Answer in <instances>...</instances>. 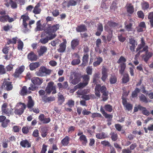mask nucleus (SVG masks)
<instances>
[{
  "instance_id": "1",
  "label": "nucleus",
  "mask_w": 153,
  "mask_h": 153,
  "mask_svg": "<svg viewBox=\"0 0 153 153\" xmlns=\"http://www.w3.org/2000/svg\"><path fill=\"white\" fill-rule=\"evenodd\" d=\"M51 72V70L47 69L44 66H42L40 68L39 70L37 71L35 74L36 76L42 77L50 75Z\"/></svg>"
},
{
  "instance_id": "2",
  "label": "nucleus",
  "mask_w": 153,
  "mask_h": 153,
  "mask_svg": "<svg viewBox=\"0 0 153 153\" xmlns=\"http://www.w3.org/2000/svg\"><path fill=\"white\" fill-rule=\"evenodd\" d=\"M26 107V105L24 103H18L14 108V113L16 114L21 115L23 113Z\"/></svg>"
},
{
  "instance_id": "3",
  "label": "nucleus",
  "mask_w": 153,
  "mask_h": 153,
  "mask_svg": "<svg viewBox=\"0 0 153 153\" xmlns=\"http://www.w3.org/2000/svg\"><path fill=\"white\" fill-rule=\"evenodd\" d=\"M21 19H22V26L23 28V31L24 33H26L29 31V30L27 28V22L30 19L29 16L26 14L22 15Z\"/></svg>"
},
{
  "instance_id": "4",
  "label": "nucleus",
  "mask_w": 153,
  "mask_h": 153,
  "mask_svg": "<svg viewBox=\"0 0 153 153\" xmlns=\"http://www.w3.org/2000/svg\"><path fill=\"white\" fill-rule=\"evenodd\" d=\"M70 80L73 85H76L80 81L79 74L76 72L72 73L70 77Z\"/></svg>"
},
{
  "instance_id": "5",
  "label": "nucleus",
  "mask_w": 153,
  "mask_h": 153,
  "mask_svg": "<svg viewBox=\"0 0 153 153\" xmlns=\"http://www.w3.org/2000/svg\"><path fill=\"white\" fill-rule=\"evenodd\" d=\"M83 82L80 83L75 86V89H78L83 88L88 84L89 80V76L87 75H85L82 76Z\"/></svg>"
},
{
  "instance_id": "6",
  "label": "nucleus",
  "mask_w": 153,
  "mask_h": 153,
  "mask_svg": "<svg viewBox=\"0 0 153 153\" xmlns=\"http://www.w3.org/2000/svg\"><path fill=\"white\" fill-rule=\"evenodd\" d=\"M43 33L44 35L46 36V37H47L50 40L53 39L56 36L55 33L52 31L48 28L44 30V32L42 33V34L41 35V37L42 36Z\"/></svg>"
},
{
  "instance_id": "7",
  "label": "nucleus",
  "mask_w": 153,
  "mask_h": 153,
  "mask_svg": "<svg viewBox=\"0 0 153 153\" xmlns=\"http://www.w3.org/2000/svg\"><path fill=\"white\" fill-rule=\"evenodd\" d=\"M139 109L142 111V113L144 115L148 116L150 114V112L145 107L141 106L140 105L137 106H135L134 107V112H136L138 111Z\"/></svg>"
},
{
  "instance_id": "8",
  "label": "nucleus",
  "mask_w": 153,
  "mask_h": 153,
  "mask_svg": "<svg viewBox=\"0 0 153 153\" xmlns=\"http://www.w3.org/2000/svg\"><path fill=\"white\" fill-rule=\"evenodd\" d=\"M1 87L2 88L4 89L7 91L11 90L13 87L12 82L7 81L6 79H4Z\"/></svg>"
},
{
  "instance_id": "9",
  "label": "nucleus",
  "mask_w": 153,
  "mask_h": 153,
  "mask_svg": "<svg viewBox=\"0 0 153 153\" xmlns=\"http://www.w3.org/2000/svg\"><path fill=\"white\" fill-rule=\"evenodd\" d=\"M134 23V20L131 19H129V21H126L125 22V27L127 30L129 31H132V26L133 24Z\"/></svg>"
},
{
  "instance_id": "10",
  "label": "nucleus",
  "mask_w": 153,
  "mask_h": 153,
  "mask_svg": "<svg viewBox=\"0 0 153 153\" xmlns=\"http://www.w3.org/2000/svg\"><path fill=\"white\" fill-rule=\"evenodd\" d=\"M108 25H106L104 27L105 30L108 32H112L111 28L115 27L117 25V24L115 22L109 21L108 23Z\"/></svg>"
},
{
  "instance_id": "11",
  "label": "nucleus",
  "mask_w": 153,
  "mask_h": 153,
  "mask_svg": "<svg viewBox=\"0 0 153 153\" xmlns=\"http://www.w3.org/2000/svg\"><path fill=\"white\" fill-rule=\"evenodd\" d=\"M25 69V66L22 65L16 69L13 74V76L15 78L19 77L20 75L23 72Z\"/></svg>"
},
{
  "instance_id": "12",
  "label": "nucleus",
  "mask_w": 153,
  "mask_h": 153,
  "mask_svg": "<svg viewBox=\"0 0 153 153\" xmlns=\"http://www.w3.org/2000/svg\"><path fill=\"white\" fill-rule=\"evenodd\" d=\"M129 43L130 44V49L132 52L135 51V49L137 45V42L135 40L131 38L129 39Z\"/></svg>"
},
{
  "instance_id": "13",
  "label": "nucleus",
  "mask_w": 153,
  "mask_h": 153,
  "mask_svg": "<svg viewBox=\"0 0 153 153\" xmlns=\"http://www.w3.org/2000/svg\"><path fill=\"white\" fill-rule=\"evenodd\" d=\"M14 20V19L10 18L8 15L0 16V21L2 22H4L7 21L9 22H11Z\"/></svg>"
},
{
  "instance_id": "14",
  "label": "nucleus",
  "mask_w": 153,
  "mask_h": 153,
  "mask_svg": "<svg viewBox=\"0 0 153 153\" xmlns=\"http://www.w3.org/2000/svg\"><path fill=\"white\" fill-rule=\"evenodd\" d=\"M32 82L34 85H40L43 82L42 79L37 77L32 78L31 79Z\"/></svg>"
},
{
  "instance_id": "15",
  "label": "nucleus",
  "mask_w": 153,
  "mask_h": 153,
  "mask_svg": "<svg viewBox=\"0 0 153 153\" xmlns=\"http://www.w3.org/2000/svg\"><path fill=\"white\" fill-rule=\"evenodd\" d=\"M53 84L54 83L53 82H51L48 83L45 90V91L47 94H50L53 89L54 88V86H53Z\"/></svg>"
},
{
  "instance_id": "16",
  "label": "nucleus",
  "mask_w": 153,
  "mask_h": 153,
  "mask_svg": "<svg viewBox=\"0 0 153 153\" xmlns=\"http://www.w3.org/2000/svg\"><path fill=\"white\" fill-rule=\"evenodd\" d=\"M108 69L106 68L105 67L102 68V76L101 77V79L104 82H105V81L106 79L108 77Z\"/></svg>"
},
{
  "instance_id": "17",
  "label": "nucleus",
  "mask_w": 153,
  "mask_h": 153,
  "mask_svg": "<svg viewBox=\"0 0 153 153\" xmlns=\"http://www.w3.org/2000/svg\"><path fill=\"white\" fill-rule=\"evenodd\" d=\"M39 119L43 123H47L51 121V119L49 117L45 118V115L43 114H40L39 117Z\"/></svg>"
},
{
  "instance_id": "18",
  "label": "nucleus",
  "mask_w": 153,
  "mask_h": 153,
  "mask_svg": "<svg viewBox=\"0 0 153 153\" xmlns=\"http://www.w3.org/2000/svg\"><path fill=\"white\" fill-rule=\"evenodd\" d=\"M27 58L28 60L30 61H35L37 59V56L33 52L31 51L28 54Z\"/></svg>"
},
{
  "instance_id": "19",
  "label": "nucleus",
  "mask_w": 153,
  "mask_h": 153,
  "mask_svg": "<svg viewBox=\"0 0 153 153\" xmlns=\"http://www.w3.org/2000/svg\"><path fill=\"white\" fill-rule=\"evenodd\" d=\"M66 43V41L65 40L59 45V48L57 49V51L60 53L64 52L65 50Z\"/></svg>"
},
{
  "instance_id": "20",
  "label": "nucleus",
  "mask_w": 153,
  "mask_h": 153,
  "mask_svg": "<svg viewBox=\"0 0 153 153\" xmlns=\"http://www.w3.org/2000/svg\"><path fill=\"white\" fill-rule=\"evenodd\" d=\"M152 53L151 52L147 51L146 52L145 55H142L143 58L146 62H147L149 59L152 56Z\"/></svg>"
},
{
  "instance_id": "21",
  "label": "nucleus",
  "mask_w": 153,
  "mask_h": 153,
  "mask_svg": "<svg viewBox=\"0 0 153 153\" xmlns=\"http://www.w3.org/2000/svg\"><path fill=\"white\" fill-rule=\"evenodd\" d=\"M40 66L39 62H36L30 63L29 65L30 69L31 71L34 70Z\"/></svg>"
},
{
  "instance_id": "22",
  "label": "nucleus",
  "mask_w": 153,
  "mask_h": 153,
  "mask_svg": "<svg viewBox=\"0 0 153 153\" xmlns=\"http://www.w3.org/2000/svg\"><path fill=\"white\" fill-rule=\"evenodd\" d=\"M21 146L24 148H29L31 146V144L27 140H22L20 143Z\"/></svg>"
},
{
  "instance_id": "23",
  "label": "nucleus",
  "mask_w": 153,
  "mask_h": 153,
  "mask_svg": "<svg viewBox=\"0 0 153 153\" xmlns=\"http://www.w3.org/2000/svg\"><path fill=\"white\" fill-rule=\"evenodd\" d=\"M47 50V48L45 46H42L40 47L39 50L38 51V55L39 56H42L46 52Z\"/></svg>"
},
{
  "instance_id": "24",
  "label": "nucleus",
  "mask_w": 153,
  "mask_h": 153,
  "mask_svg": "<svg viewBox=\"0 0 153 153\" xmlns=\"http://www.w3.org/2000/svg\"><path fill=\"white\" fill-rule=\"evenodd\" d=\"M79 40L77 39H73L71 42V47L72 49L74 50L78 45Z\"/></svg>"
},
{
  "instance_id": "25",
  "label": "nucleus",
  "mask_w": 153,
  "mask_h": 153,
  "mask_svg": "<svg viewBox=\"0 0 153 153\" xmlns=\"http://www.w3.org/2000/svg\"><path fill=\"white\" fill-rule=\"evenodd\" d=\"M76 31L78 32H83L87 30L86 26L84 25H82L78 26L76 28Z\"/></svg>"
},
{
  "instance_id": "26",
  "label": "nucleus",
  "mask_w": 153,
  "mask_h": 153,
  "mask_svg": "<svg viewBox=\"0 0 153 153\" xmlns=\"http://www.w3.org/2000/svg\"><path fill=\"white\" fill-rule=\"evenodd\" d=\"M28 100L27 103V107L28 108H31L34 105V102L33 100L32 99V97L31 96H29L28 97Z\"/></svg>"
},
{
  "instance_id": "27",
  "label": "nucleus",
  "mask_w": 153,
  "mask_h": 153,
  "mask_svg": "<svg viewBox=\"0 0 153 153\" xmlns=\"http://www.w3.org/2000/svg\"><path fill=\"white\" fill-rule=\"evenodd\" d=\"M96 137L99 139H104L108 137L107 135L104 132L97 133L96 135Z\"/></svg>"
},
{
  "instance_id": "28",
  "label": "nucleus",
  "mask_w": 153,
  "mask_h": 153,
  "mask_svg": "<svg viewBox=\"0 0 153 153\" xmlns=\"http://www.w3.org/2000/svg\"><path fill=\"white\" fill-rule=\"evenodd\" d=\"M59 24H57L52 26L49 25L48 28L50 29L52 31L55 33L56 31L59 29Z\"/></svg>"
},
{
  "instance_id": "29",
  "label": "nucleus",
  "mask_w": 153,
  "mask_h": 153,
  "mask_svg": "<svg viewBox=\"0 0 153 153\" xmlns=\"http://www.w3.org/2000/svg\"><path fill=\"white\" fill-rule=\"evenodd\" d=\"M31 91H27V88L26 86L22 87L20 93V94L22 95H26L27 94L30 93Z\"/></svg>"
},
{
  "instance_id": "30",
  "label": "nucleus",
  "mask_w": 153,
  "mask_h": 153,
  "mask_svg": "<svg viewBox=\"0 0 153 153\" xmlns=\"http://www.w3.org/2000/svg\"><path fill=\"white\" fill-rule=\"evenodd\" d=\"M79 139L84 145H85L88 142L86 136L84 135H82L80 136Z\"/></svg>"
},
{
  "instance_id": "31",
  "label": "nucleus",
  "mask_w": 153,
  "mask_h": 153,
  "mask_svg": "<svg viewBox=\"0 0 153 153\" xmlns=\"http://www.w3.org/2000/svg\"><path fill=\"white\" fill-rule=\"evenodd\" d=\"M89 55L88 53H84L82 57V65L84 66L86 65V64L88 62V61Z\"/></svg>"
},
{
  "instance_id": "32",
  "label": "nucleus",
  "mask_w": 153,
  "mask_h": 153,
  "mask_svg": "<svg viewBox=\"0 0 153 153\" xmlns=\"http://www.w3.org/2000/svg\"><path fill=\"white\" fill-rule=\"evenodd\" d=\"M42 100L45 102H49L53 101L55 100V97H46L45 96L42 98Z\"/></svg>"
},
{
  "instance_id": "33",
  "label": "nucleus",
  "mask_w": 153,
  "mask_h": 153,
  "mask_svg": "<svg viewBox=\"0 0 153 153\" xmlns=\"http://www.w3.org/2000/svg\"><path fill=\"white\" fill-rule=\"evenodd\" d=\"M119 67L120 68V73L121 75H123L126 68V63H123L120 64Z\"/></svg>"
},
{
  "instance_id": "34",
  "label": "nucleus",
  "mask_w": 153,
  "mask_h": 153,
  "mask_svg": "<svg viewBox=\"0 0 153 153\" xmlns=\"http://www.w3.org/2000/svg\"><path fill=\"white\" fill-rule=\"evenodd\" d=\"M97 61L94 62L93 65L94 67L97 66L99 65L102 62L103 59L102 58L99 57L96 58Z\"/></svg>"
},
{
  "instance_id": "35",
  "label": "nucleus",
  "mask_w": 153,
  "mask_h": 153,
  "mask_svg": "<svg viewBox=\"0 0 153 153\" xmlns=\"http://www.w3.org/2000/svg\"><path fill=\"white\" fill-rule=\"evenodd\" d=\"M40 4L39 3H38L35 7L33 10V13L35 14H39L41 11V10L39 8Z\"/></svg>"
},
{
  "instance_id": "36",
  "label": "nucleus",
  "mask_w": 153,
  "mask_h": 153,
  "mask_svg": "<svg viewBox=\"0 0 153 153\" xmlns=\"http://www.w3.org/2000/svg\"><path fill=\"white\" fill-rule=\"evenodd\" d=\"M40 22V20H39L36 22V27L35 29V30L36 32L38 31H41L43 30L42 26L41 25Z\"/></svg>"
},
{
  "instance_id": "37",
  "label": "nucleus",
  "mask_w": 153,
  "mask_h": 153,
  "mask_svg": "<svg viewBox=\"0 0 153 153\" xmlns=\"http://www.w3.org/2000/svg\"><path fill=\"white\" fill-rule=\"evenodd\" d=\"M145 43L144 42V39L143 38L141 39V43L137 47L136 51L137 52L140 51L142 48H143L145 45Z\"/></svg>"
},
{
  "instance_id": "38",
  "label": "nucleus",
  "mask_w": 153,
  "mask_h": 153,
  "mask_svg": "<svg viewBox=\"0 0 153 153\" xmlns=\"http://www.w3.org/2000/svg\"><path fill=\"white\" fill-rule=\"evenodd\" d=\"M69 137L68 136H66L61 141L62 144L64 146H67L69 143Z\"/></svg>"
},
{
  "instance_id": "39",
  "label": "nucleus",
  "mask_w": 153,
  "mask_h": 153,
  "mask_svg": "<svg viewBox=\"0 0 153 153\" xmlns=\"http://www.w3.org/2000/svg\"><path fill=\"white\" fill-rule=\"evenodd\" d=\"M100 111L103 116L105 117V118H111L112 115L109 114H108L107 113L103 108L101 107L100 109Z\"/></svg>"
},
{
  "instance_id": "40",
  "label": "nucleus",
  "mask_w": 153,
  "mask_h": 153,
  "mask_svg": "<svg viewBox=\"0 0 153 153\" xmlns=\"http://www.w3.org/2000/svg\"><path fill=\"white\" fill-rule=\"evenodd\" d=\"M100 85L98 84L96 85L95 88V94L97 96L99 97H100Z\"/></svg>"
},
{
  "instance_id": "41",
  "label": "nucleus",
  "mask_w": 153,
  "mask_h": 153,
  "mask_svg": "<svg viewBox=\"0 0 153 153\" xmlns=\"http://www.w3.org/2000/svg\"><path fill=\"white\" fill-rule=\"evenodd\" d=\"M127 12L130 13H132L134 11V8L133 6L131 4H129L127 7Z\"/></svg>"
},
{
  "instance_id": "42",
  "label": "nucleus",
  "mask_w": 153,
  "mask_h": 153,
  "mask_svg": "<svg viewBox=\"0 0 153 153\" xmlns=\"http://www.w3.org/2000/svg\"><path fill=\"white\" fill-rule=\"evenodd\" d=\"M100 90L102 93L103 95L104 96H107L108 95V93L106 91V88L104 86H100Z\"/></svg>"
},
{
  "instance_id": "43",
  "label": "nucleus",
  "mask_w": 153,
  "mask_h": 153,
  "mask_svg": "<svg viewBox=\"0 0 153 153\" xmlns=\"http://www.w3.org/2000/svg\"><path fill=\"white\" fill-rule=\"evenodd\" d=\"M129 80V75L128 74L125 73L124 74L122 79V82L124 83H126L128 82Z\"/></svg>"
},
{
  "instance_id": "44",
  "label": "nucleus",
  "mask_w": 153,
  "mask_h": 153,
  "mask_svg": "<svg viewBox=\"0 0 153 153\" xmlns=\"http://www.w3.org/2000/svg\"><path fill=\"white\" fill-rule=\"evenodd\" d=\"M80 59H73L71 62V64L73 65H75L79 64L81 62Z\"/></svg>"
},
{
  "instance_id": "45",
  "label": "nucleus",
  "mask_w": 153,
  "mask_h": 153,
  "mask_svg": "<svg viewBox=\"0 0 153 153\" xmlns=\"http://www.w3.org/2000/svg\"><path fill=\"white\" fill-rule=\"evenodd\" d=\"M112 140L114 141H116L118 138V135L116 133L111 132L110 134Z\"/></svg>"
},
{
  "instance_id": "46",
  "label": "nucleus",
  "mask_w": 153,
  "mask_h": 153,
  "mask_svg": "<svg viewBox=\"0 0 153 153\" xmlns=\"http://www.w3.org/2000/svg\"><path fill=\"white\" fill-rule=\"evenodd\" d=\"M18 41V49L19 50H22L24 45L23 43L20 39H19Z\"/></svg>"
},
{
  "instance_id": "47",
  "label": "nucleus",
  "mask_w": 153,
  "mask_h": 153,
  "mask_svg": "<svg viewBox=\"0 0 153 153\" xmlns=\"http://www.w3.org/2000/svg\"><path fill=\"white\" fill-rule=\"evenodd\" d=\"M77 3L74 0H70L68 1L67 7L68 8L71 6H75L76 4Z\"/></svg>"
},
{
  "instance_id": "48",
  "label": "nucleus",
  "mask_w": 153,
  "mask_h": 153,
  "mask_svg": "<svg viewBox=\"0 0 153 153\" xmlns=\"http://www.w3.org/2000/svg\"><path fill=\"white\" fill-rule=\"evenodd\" d=\"M17 39L18 38L16 37L13 38L12 39H8L7 43L8 45L10 44H16Z\"/></svg>"
},
{
  "instance_id": "49",
  "label": "nucleus",
  "mask_w": 153,
  "mask_h": 153,
  "mask_svg": "<svg viewBox=\"0 0 153 153\" xmlns=\"http://www.w3.org/2000/svg\"><path fill=\"white\" fill-rule=\"evenodd\" d=\"M105 110L109 112H111L112 111L113 109L112 106L109 104L106 105L104 106Z\"/></svg>"
},
{
  "instance_id": "50",
  "label": "nucleus",
  "mask_w": 153,
  "mask_h": 153,
  "mask_svg": "<svg viewBox=\"0 0 153 153\" xmlns=\"http://www.w3.org/2000/svg\"><path fill=\"white\" fill-rule=\"evenodd\" d=\"M140 100V101L145 103H147L148 101L146 97L143 94H141L139 96Z\"/></svg>"
},
{
  "instance_id": "51",
  "label": "nucleus",
  "mask_w": 153,
  "mask_h": 153,
  "mask_svg": "<svg viewBox=\"0 0 153 153\" xmlns=\"http://www.w3.org/2000/svg\"><path fill=\"white\" fill-rule=\"evenodd\" d=\"M141 6L142 9L145 10L149 8V4L147 2L144 1L141 4Z\"/></svg>"
},
{
  "instance_id": "52",
  "label": "nucleus",
  "mask_w": 153,
  "mask_h": 153,
  "mask_svg": "<svg viewBox=\"0 0 153 153\" xmlns=\"http://www.w3.org/2000/svg\"><path fill=\"white\" fill-rule=\"evenodd\" d=\"M13 109L12 108H6L4 110L2 111V113H4L8 116H10V114H11Z\"/></svg>"
},
{
  "instance_id": "53",
  "label": "nucleus",
  "mask_w": 153,
  "mask_h": 153,
  "mask_svg": "<svg viewBox=\"0 0 153 153\" xmlns=\"http://www.w3.org/2000/svg\"><path fill=\"white\" fill-rule=\"evenodd\" d=\"M49 40H50V39H49L46 36L45 37L42 38L40 39L39 42L42 44H45L48 43Z\"/></svg>"
},
{
  "instance_id": "54",
  "label": "nucleus",
  "mask_w": 153,
  "mask_h": 153,
  "mask_svg": "<svg viewBox=\"0 0 153 153\" xmlns=\"http://www.w3.org/2000/svg\"><path fill=\"white\" fill-rule=\"evenodd\" d=\"M140 91V90L137 88H135L134 91H133L131 94V96L132 97H135L137 96V94Z\"/></svg>"
},
{
  "instance_id": "55",
  "label": "nucleus",
  "mask_w": 153,
  "mask_h": 153,
  "mask_svg": "<svg viewBox=\"0 0 153 153\" xmlns=\"http://www.w3.org/2000/svg\"><path fill=\"white\" fill-rule=\"evenodd\" d=\"M74 105V101L72 100H69L66 104L69 107H72Z\"/></svg>"
},
{
  "instance_id": "56",
  "label": "nucleus",
  "mask_w": 153,
  "mask_h": 153,
  "mask_svg": "<svg viewBox=\"0 0 153 153\" xmlns=\"http://www.w3.org/2000/svg\"><path fill=\"white\" fill-rule=\"evenodd\" d=\"M10 120L8 119L6 120L5 121L1 123V126L4 128H6L7 126L8 123H10Z\"/></svg>"
},
{
  "instance_id": "57",
  "label": "nucleus",
  "mask_w": 153,
  "mask_h": 153,
  "mask_svg": "<svg viewBox=\"0 0 153 153\" xmlns=\"http://www.w3.org/2000/svg\"><path fill=\"white\" fill-rule=\"evenodd\" d=\"M41 135L43 137H45L47 135V131L45 128H43L41 129Z\"/></svg>"
},
{
  "instance_id": "58",
  "label": "nucleus",
  "mask_w": 153,
  "mask_h": 153,
  "mask_svg": "<svg viewBox=\"0 0 153 153\" xmlns=\"http://www.w3.org/2000/svg\"><path fill=\"white\" fill-rule=\"evenodd\" d=\"M126 61V59L123 56H121L119 59L117 61V63L119 64L123 63H124Z\"/></svg>"
},
{
  "instance_id": "59",
  "label": "nucleus",
  "mask_w": 153,
  "mask_h": 153,
  "mask_svg": "<svg viewBox=\"0 0 153 153\" xmlns=\"http://www.w3.org/2000/svg\"><path fill=\"white\" fill-rule=\"evenodd\" d=\"M109 80L111 83L114 84L117 81V78L115 76H112L110 77Z\"/></svg>"
},
{
  "instance_id": "60",
  "label": "nucleus",
  "mask_w": 153,
  "mask_h": 153,
  "mask_svg": "<svg viewBox=\"0 0 153 153\" xmlns=\"http://www.w3.org/2000/svg\"><path fill=\"white\" fill-rule=\"evenodd\" d=\"M10 3L12 8L16 9L17 7V4L15 2H14L12 0H10Z\"/></svg>"
},
{
  "instance_id": "61",
  "label": "nucleus",
  "mask_w": 153,
  "mask_h": 153,
  "mask_svg": "<svg viewBox=\"0 0 153 153\" xmlns=\"http://www.w3.org/2000/svg\"><path fill=\"white\" fill-rule=\"evenodd\" d=\"M65 98L63 96L62 94L58 95V101L60 103V104H62L64 101Z\"/></svg>"
},
{
  "instance_id": "62",
  "label": "nucleus",
  "mask_w": 153,
  "mask_h": 153,
  "mask_svg": "<svg viewBox=\"0 0 153 153\" xmlns=\"http://www.w3.org/2000/svg\"><path fill=\"white\" fill-rule=\"evenodd\" d=\"M99 74L98 73H95L93 76V82L96 83L97 82V80L98 78Z\"/></svg>"
},
{
  "instance_id": "63",
  "label": "nucleus",
  "mask_w": 153,
  "mask_h": 153,
  "mask_svg": "<svg viewBox=\"0 0 153 153\" xmlns=\"http://www.w3.org/2000/svg\"><path fill=\"white\" fill-rule=\"evenodd\" d=\"M6 71L4 65H0V74H5Z\"/></svg>"
},
{
  "instance_id": "64",
  "label": "nucleus",
  "mask_w": 153,
  "mask_h": 153,
  "mask_svg": "<svg viewBox=\"0 0 153 153\" xmlns=\"http://www.w3.org/2000/svg\"><path fill=\"white\" fill-rule=\"evenodd\" d=\"M124 106L128 111H129L132 109L133 105L129 103H128L126 104Z\"/></svg>"
}]
</instances>
